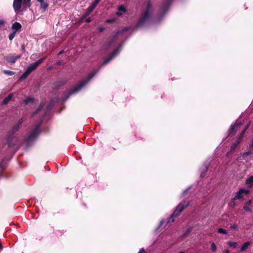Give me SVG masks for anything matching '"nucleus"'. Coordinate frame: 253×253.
<instances>
[{"instance_id":"nucleus-16","label":"nucleus","mask_w":253,"mask_h":253,"mask_svg":"<svg viewBox=\"0 0 253 253\" xmlns=\"http://www.w3.org/2000/svg\"><path fill=\"white\" fill-rule=\"evenodd\" d=\"M13 97V94H9L6 98H5L3 100V102L2 103L3 104H7L10 100H11L12 98Z\"/></svg>"},{"instance_id":"nucleus-15","label":"nucleus","mask_w":253,"mask_h":253,"mask_svg":"<svg viewBox=\"0 0 253 253\" xmlns=\"http://www.w3.org/2000/svg\"><path fill=\"white\" fill-rule=\"evenodd\" d=\"M24 103L26 105H28L29 104H31L33 105V104H35V102H34V100L33 98L29 97V98H27L24 100Z\"/></svg>"},{"instance_id":"nucleus-2","label":"nucleus","mask_w":253,"mask_h":253,"mask_svg":"<svg viewBox=\"0 0 253 253\" xmlns=\"http://www.w3.org/2000/svg\"><path fill=\"white\" fill-rule=\"evenodd\" d=\"M187 206V204L184 206L182 203H180L179 205H178V206L176 207L175 211L173 212L171 216L170 217L169 221L171 220V221H173L174 217H176V216H177L179 214V213L182 211V210L184 209H185Z\"/></svg>"},{"instance_id":"nucleus-35","label":"nucleus","mask_w":253,"mask_h":253,"mask_svg":"<svg viewBox=\"0 0 253 253\" xmlns=\"http://www.w3.org/2000/svg\"><path fill=\"white\" fill-rule=\"evenodd\" d=\"M98 3V2H96V1L94 0V2L92 4L93 5H94L96 7V6L97 5V4Z\"/></svg>"},{"instance_id":"nucleus-24","label":"nucleus","mask_w":253,"mask_h":253,"mask_svg":"<svg viewBox=\"0 0 253 253\" xmlns=\"http://www.w3.org/2000/svg\"><path fill=\"white\" fill-rule=\"evenodd\" d=\"M118 10L125 12H126V8L123 5H121L118 7Z\"/></svg>"},{"instance_id":"nucleus-3","label":"nucleus","mask_w":253,"mask_h":253,"mask_svg":"<svg viewBox=\"0 0 253 253\" xmlns=\"http://www.w3.org/2000/svg\"><path fill=\"white\" fill-rule=\"evenodd\" d=\"M45 59V57L42 58L36 61L35 63L30 64L27 68V70L29 73H31L33 71L35 70L37 67L40 65Z\"/></svg>"},{"instance_id":"nucleus-10","label":"nucleus","mask_w":253,"mask_h":253,"mask_svg":"<svg viewBox=\"0 0 253 253\" xmlns=\"http://www.w3.org/2000/svg\"><path fill=\"white\" fill-rule=\"evenodd\" d=\"M40 4V8L43 11H45L48 6L47 0H37Z\"/></svg>"},{"instance_id":"nucleus-28","label":"nucleus","mask_w":253,"mask_h":253,"mask_svg":"<svg viewBox=\"0 0 253 253\" xmlns=\"http://www.w3.org/2000/svg\"><path fill=\"white\" fill-rule=\"evenodd\" d=\"M112 43V42H109V43H105L104 45V49H107L108 48H109L110 45L111 44V43Z\"/></svg>"},{"instance_id":"nucleus-30","label":"nucleus","mask_w":253,"mask_h":253,"mask_svg":"<svg viewBox=\"0 0 253 253\" xmlns=\"http://www.w3.org/2000/svg\"><path fill=\"white\" fill-rule=\"evenodd\" d=\"M237 226L236 225H235V224L232 225H231V226H230V228H231V229H236V228H237Z\"/></svg>"},{"instance_id":"nucleus-45","label":"nucleus","mask_w":253,"mask_h":253,"mask_svg":"<svg viewBox=\"0 0 253 253\" xmlns=\"http://www.w3.org/2000/svg\"><path fill=\"white\" fill-rule=\"evenodd\" d=\"M229 153H227V156H229Z\"/></svg>"},{"instance_id":"nucleus-47","label":"nucleus","mask_w":253,"mask_h":253,"mask_svg":"<svg viewBox=\"0 0 253 253\" xmlns=\"http://www.w3.org/2000/svg\"><path fill=\"white\" fill-rule=\"evenodd\" d=\"M22 121H19L20 124L22 123Z\"/></svg>"},{"instance_id":"nucleus-46","label":"nucleus","mask_w":253,"mask_h":253,"mask_svg":"<svg viewBox=\"0 0 253 253\" xmlns=\"http://www.w3.org/2000/svg\"><path fill=\"white\" fill-rule=\"evenodd\" d=\"M179 253H184L183 252H180Z\"/></svg>"},{"instance_id":"nucleus-37","label":"nucleus","mask_w":253,"mask_h":253,"mask_svg":"<svg viewBox=\"0 0 253 253\" xmlns=\"http://www.w3.org/2000/svg\"><path fill=\"white\" fill-rule=\"evenodd\" d=\"M144 250L142 249L138 253H144Z\"/></svg>"},{"instance_id":"nucleus-36","label":"nucleus","mask_w":253,"mask_h":253,"mask_svg":"<svg viewBox=\"0 0 253 253\" xmlns=\"http://www.w3.org/2000/svg\"><path fill=\"white\" fill-rule=\"evenodd\" d=\"M4 24V21L3 20H0V26Z\"/></svg>"},{"instance_id":"nucleus-38","label":"nucleus","mask_w":253,"mask_h":253,"mask_svg":"<svg viewBox=\"0 0 253 253\" xmlns=\"http://www.w3.org/2000/svg\"><path fill=\"white\" fill-rule=\"evenodd\" d=\"M90 19L89 18H88L86 20V22H87V23H89L90 22Z\"/></svg>"},{"instance_id":"nucleus-5","label":"nucleus","mask_w":253,"mask_h":253,"mask_svg":"<svg viewBox=\"0 0 253 253\" xmlns=\"http://www.w3.org/2000/svg\"><path fill=\"white\" fill-rule=\"evenodd\" d=\"M250 125V123H249L248 124H247L246 126V127L242 131L241 133L240 134V136L238 138V140L236 141V143L233 144L231 146V149L233 150L235 149V148L237 147V146L239 144L241 140L242 139L243 135L246 132V130L248 128L249 126Z\"/></svg>"},{"instance_id":"nucleus-34","label":"nucleus","mask_w":253,"mask_h":253,"mask_svg":"<svg viewBox=\"0 0 253 253\" xmlns=\"http://www.w3.org/2000/svg\"><path fill=\"white\" fill-rule=\"evenodd\" d=\"M116 15L117 16H121L122 15V13L121 12V11H119V12H117L116 13Z\"/></svg>"},{"instance_id":"nucleus-21","label":"nucleus","mask_w":253,"mask_h":253,"mask_svg":"<svg viewBox=\"0 0 253 253\" xmlns=\"http://www.w3.org/2000/svg\"><path fill=\"white\" fill-rule=\"evenodd\" d=\"M3 73L5 74H6L9 76H12L14 74V73L13 71H9V70H4Z\"/></svg>"},{"instance_id":"nucleus-27","label":"nucleus","mask_w":253,"mask_h":253,"mask_svg":"<svg viewBox=\"0 0 253 253\" xmlns=\"http://www.w3.org/2000/svg\"><path fill=\"white\" fill-rule=\"evenodd\" d=\"M249 206H248V205H245L244 207V209L246 211H250L251 212V211H252V209Z\"/></svg>"},{"instance_id":"nucleus-44","label":"nucleus","mask_w":253,"mask_h":253,"mask_svg":"<svg viewBox=\"0 0 253 253\" xmlns=\"http://www.w3.org/2000/svg\"><path fill=\"white\" fill-rule=\"evenodd\" d=\"M251 152H250V153H249V152H248V153H247V154L248 155H249V154H251Z\"/></svg>"},{"instance_id":"nucleus-26","label":"nucleus","mask_w":253,"mask_h":253,"mask_svg":"<svg viewBox=\"0 0 253 253\" xmlns=\"http://www.w3.org/2000/svg\"><path fill=\"white\" fill-rule=\"evenodd\" d=\"M95 7L93 4L88 8L87 14H89L91 11H92L94 8Z\"/></svg>"},{"instance_id":"nucleus-29","label":"nucleus","mask_w":253,"mask_h":253,"mask_svg":"<svg viewBox=\"0 0 253 253\" xmlns=\"http://www.w3.org/2000/svg\"><path fill=\"white\" fill-rule=\"evenodd\" d=\"M115 21V19H108L106 21L107 23H112Z\"/></svg>"},{"instance_id":"nucleus-6","label":"nucleus","mask_w":253,"mask_h":253,"mask_svg":"<svg viewBox=\"0 0 253 253\" xmlns=\"http://www.w3.org/2000/svg\"><path fill=\"white\" fill-rule=\"evenodd\" d=\"M242 125V123L240 122L239 120L237 121L236 123L231 126L230 129V133L232 135H233L234 132H235Z\"/></svg>"},{"instance_id":"nucleus-19","label":"nucleus","mask_w":253,"mask_h":253,"mask_svg":"<svg viewBox=\"0 0 253 253\" xmlns=\"http://www.w3.org/2000/svg\"><path fill=\"white\" fill-rule=\"evenodd\" d=\"M86 83V82H83L81 84L75 88L74 92H77L79 91Z\"/></svg>"},{"instance_id":"nucleus-8","label":"nucleus","mask_w":253,"mask_h":253,"mask_svg":"<svg viewBox=\"0 0 253 253\" xmlns=\"http://www.w3.org/2000/svg\"><path fill=\"white\" fill-rule=\"evenodd\" d=\"M20 55H18L17 56L9 55L6 57V60L8 62L10 63L11 64H13L15 62L17 59L20 58Z\"/></svg>"},{"instance_id":"nucleus-43","label":"nucleus","mask_w":253,"mask_h":253,"mask_svg":"<svg viewBox=\"0 0 253 253\" xmlns=\"http://www.w3.org/2000/svg\"><path fill=\"white\" fill-rule=\"evenodd\" d=\"M92 76H93V75H92L91 77H89V78L88 79V80H90L92 78Z\"/></svg>"},{"instance_id":"nucleus-14","label":"nucleus","mask_w":253,"mask_h":253,"mask_svg":"<svg viewBox=\"0 0 253 253\" xmlns=\"http://www.w3.org/2000/svg\"><path fill=\"white\" fill-rule=\"evenodd\" d=\"M251 243L252 242L251 241H248L245 243L241 247L240 251L241 252L245 251L248 249V248L251 245Z\"/></svg>"},{"instance_id":"nucleus-33","label":"nucleus","mask_w":253,"mask_h":253,"mask_svg":"<svg viewBox=\"0 0 253 253\" xmlns=\"http://www.w3.org/2000/svg\"><path fill=\"white\" fill-rule=\"evenodd\" d=\"M251 203H252V200H249V201L246 203V205H248V206H249V205H250L251 204Z\"/></svg>"},{"instance_id":"nucleus-40","label":"nucleus","mask_w":253,"mask_h":253,"mask_svg":"<svg viewBox=\"0 0 253 253\" xmlns=\"http://www.w3.org/2000/svg\"><path fill=\"white\" fill-rule=\"evenodd\" d=\"M2 249V246L1 245V244L0 243V250H1Z\"/></svg>"},{"instance_id":"nucleus-39","label":"nucleus","mask_w":253,"mask_h":253,"mask_svg":"<svg viewBox=\"0 0 253 253\" xmlns=\"http://www.w3.org/2000/svg\"><path fill=\"white\" fill-rule=\"evenodd\" d=\"M225 253H230V252H229V250H226V251H225Z\"/></svg>"},{"instance_id":"nucleus-23","label":"nucleus","mask_w":253,"mask_h":253,"mask_svg":"<svg viewBox=\"0 0 253 253\" xmlns=\"http://www.w3.org/2000/svg\"><path fill=\"white\" fill-rule=\"evenodd\" d=\"M16 31H14L12 33L10 34L9 35V39L11 41L13 40V39L14 38V37L15 36V34H16Z\"/></svg>"},{"instance_id":"nucleus-1","label":"nucleus","mask_w":253,"mask_h":253,"mask_svg":"<svg viewBox=\"0 0 253 253\" xmlns=\"http://www.w3.org/2000/svg\"><path fill=\"white\" fill-rule=\"evenodd\" d=\"M152 13V6L150 1H148L146 4V9L142 13L140 20L138 22V26L142 25L143 23L148 20Z\"/></svg>"},{"instance_id":"nucleus-9","label":"nucleus","mask_w":253,"mask_h":253,"mask_svg":"<svg viewBox=\"0 0 253 253\" xmlns=\"http://www.w3.org/2000/svg\"><path fill=\"white\" fill-rule=\"evenodd\" d=\"M22 3V0H14L13 5L16 12L20 11V9L21 7Z\"/></svg>"},{"instance_id":"nucleus-25","label":"nucleus","mask_w":253,"mask_h":253,"mask_svg":"<svg viewBox=\"0 0 253 253\" xmlns=\"http://www.w3.org/2000/svg\"><path fill=\"white\" fill-rule=\"evenodd\" d=\"M218 232L219 233L224 234H226L227 233V231L225 229H223L222 228H219L218 229Z\"/></svg>"},{"instance_id":"nucleus-4","label":"nucleus","mask_w":253,"mask_h":253,"mask_svg":"<svg viewBox=\"0 0 253 253\" xmlns=\"http://www.w3.org/2000/svg\"><path fill=\"white\" fill-rule=\"evenodd\" d=\"M249 193L250 190L248 189H240L234 198V200L242 199L245 195H248Z\"/></svg>"},{"instance_id":"nucleus-31","label":"nucleus","mask_w":253,"mask_h":253,"mask_svg":"<svg viewBox=\"0 0 253 253\" xmlns=\"http://www.w3.org/2000/svg\"><path fill=\"white\" fill-rule=\"evenodd\" d=\"M98 29L99 30V31L100 32H102V31L104 30V27H99L98 28Z\"/></svg>"},{"instance_id":"nucleus-41","label":"nucleus","mask_w":253,"mask_h":253,"mask_svg":"<svg viewBox=\"0 0 253 253\" xmlns=\"http://www.w3.org/2000/svg\"><path fill=\"white\" fill-rule=\"evenodd\" d=\"M101 0H95V1H96V2H99Z\"/></svg>"},{"instance_id":"nucleus-18","label":"nucleus","mask_w":253,"mask_h":253,"mask_svg":"<svg viewBox=\"0 0 253 253\" xmlns=\"http://www.w3.org/2000/svg\"><path fill=\"white\" fill-rule=\"evenodd\" d=\"M227 244L231 247H232L233 248H236L238 244L236 242H232V241H228Z\"/></svg>"},{"instance_id":"nucleus-12","label":"nucleus","mask_w":253,"mask_h":253,"mask_svg":"<svg viewBox=\"0 0 253 253\" xmlns=\"http://www.w3.org/2000/svg\"><path fill=\"white\" fill-rule=\"evenodd\" d=\"M21 28V25L19 23L15 22L12 26V29L14 31H16V33L20 30Z\"/></svg>"},{"instance_id":"nucleus-11","label":"nucleus","mask_w":253,"mask_h":253,"mask_svg":"<svg viewBox=\"0 0 253 253\" xmlns=\"http://www.w3.org/2000/svg\"><path fill=\"white\" fill-rule=\"evenodd\" d=\"M120 51L119 48L116 49L114 51L112 54L108 58L106 59L104 62V64H107L113 58H114Z\"/></svg>"},{"instance_id":"nucleus-42","label":"nucleus","mask_w":253,"mask_h":253,"mask_svg":"<svg viewBox=\"0 0 253 253\" xmlns=\"http://www.w3.org/2000/svg\"><path fill=\"white\" fill-rule=\"evenodd\" d=\"M63 51H60V52L59 53V54H62V53H63Z\"/></svg>"},{"instance_id":"nucleus-32","label":"nucleus","mask_w":253,"mask_h":253,"mask_svg":"<svg viewBox=\"0 0 253 253\" xmlns=\"http://www.w3.org/2000/svg\"><path fill=\"white\" fill-rule=\"evenodd\" d=\"M43 106V103H42L41 104V105L39 107L38 109V111H40Z\"/></svg>"},{"instance_id":"nucleus-17","label":"nucleus","mask_w":253,"mask_h":253,"mask_svg":"<svg viewBox=\"0 0 253 253\" xmlns=\"http://www.w3.org/2000/svg\"><path fill=\"white\" fill-rule=\"evenodd\" d=\"M31 0H22V3L24 7L26 8L30 6Z\"/></svg>"},{"instance_id":"nucleus-7","label":"nucleus","mask_w":253,"mask_h":253,"mask_svg":"<svg viewBox=\"0 0 253 253\" xmlns=\"http://www.w3.org/2000/svg\"><path fill=\"white\" fill-rule=\"evenodd\" d=\"M39 127L37 126L31 132V133L29 135L27 138V141L29 142L33 139L39 133Z\"/></svg>"},{"instance_id":"nucleus-20","label":"nucleus","mask_w":253,"mask_h":253,"mask_svg":"<svg viewBox=\"0 0 253 253\" xmlns=\"http://www.w3.org/2000/svg\"><path fill=\"white\" fill-rule=\"evenodd\" d=\"M30 73H29V72L26 70L24 73L20 77V79H25L30 74Z\"/></svg>"},{"instance_id":"nucleus-22","label":"nucleus","mask_w":253,"mask_h":253,"mask_svg":"<svg viewBox=\"0 0 253 253\" xmlns=\"http://www.w3.org/2000/svg\"><path fill=\"white\" fill-rule=\"evenodd\" d=\"M211 249L213 252H215L216 251V246L213 242L211 244Z\"/></svg>"},{"instance_id":"nucleus-13","label":"nucleus","mask_w":253,"mask_h":253,"mask_svg":"<svg viewBox=\"0 0 253 253\" xmlns=\"http://www.w3.org/2000/svg\"><path fill=\"white\" fill-rule=\"evenodd\" d=\"M246 183L248 185L249 188H252L253 186V176H250L246 179Z\"/></svg>"}]
</instances>
